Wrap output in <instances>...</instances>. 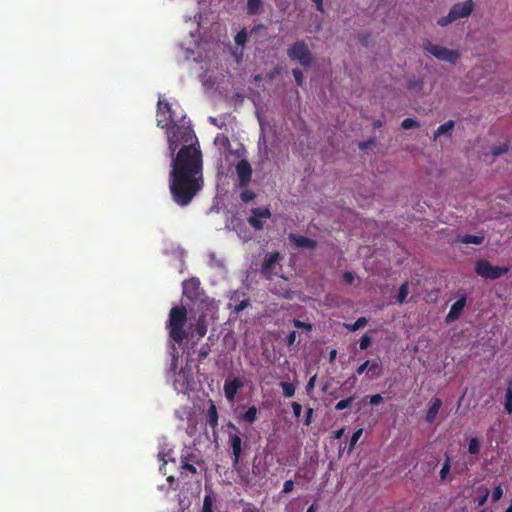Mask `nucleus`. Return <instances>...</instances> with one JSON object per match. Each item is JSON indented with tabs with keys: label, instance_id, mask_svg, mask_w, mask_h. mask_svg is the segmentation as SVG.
<instances>
[{
	"label": "nucleus",
	"instance_id": "nucleus-48",
	"mask_svg": "<svg viewBox=\"0 0 512 512\" xmlns=\"http://www.w3.org/2000/svg\"><path fill=\"white\" fill-rule=\"evenodd\" d=\"M181 468L183 470H186V471L190 472L191 474H196L197 473L196 467L194 465L188 463L187 461H183L182 462Z\"/></svg>",
	"mask_w": 512,
	"mask_h": 512
},
{
	"label": "nucleus",
	"instance_id": "nucleus-5",
	"mask_svg": "<svg viewBox=\"0 0 512 512\" xmlns=\"http://www.w3.org/2000/svg\"><path fill=\"white\" fill-rule=\"evenodd\" d=\"M287 55L292 61H298L303 67H310L313 63V55L307 43L304 40H298L292 44L288 50Z\"/></svg>",
	"mask_w": 512,
	"mask_h": 512
},
{
	"label": "nucleus",
	"instance_id": "nucleus-37",
	"mask_svg": "<svg viewBox=\"0 0 512 512\" xmlns=\"http://www.w3.org/2000/svg\"><path fill=\"white\" fill-rule=\"evenodd\" d=\"M419 125V122L413 118H406L401 123V127L405 130L419 127Z\"/></svg>",
	"mask_w": 512,
	"mask_h": 512
},
{
	"label": "nucleus",
	"instance_id": "nucleus-47",
	"mask_svg": "<svg viewBox=\"0 0 512 512\" xmlns=\"http://www.w3.org/2000/svg\"><path fill=\"white\" fill-rule=\"evenodd\" d=\"M291 407H292L294 416L296 418H299L302 413V405L298 402H292Z\"/></svg>",
	"mask_w": 512,
	"mask_h": 512
},
{
	"label": "nucleus",
	"instance_id": "nucleus-52",
	"mask_svg": "<svg viewBox=\"0 0 512 512\" xmlns=\"http://www.w3.org/2000/svg\"><path fill=\"white\" fill-rule=\"evenodd\" d=\"M489 493H490L489 490L486 489L485 493L477 499L478 506H483L486 503V501L489 497Z\"/></svg>",
	"mask_w": 512,
	"mask_h": 512
},
{
	"label": "nucleus",
	"instance_id": "nucleus-25",
	"mask_svg": "<svg viewBox=\"0 0 512 512\" xmlns=\"http://www.w3.org/2000/svg\"><path fill=\"white\" fill-rule=\"evenodd\" d=\"M367 370V374L370 375L372 378H378L382 372L381 363L378 360L369 361Z\"/></svg>",
	"mask_w": 512,
	"mask_h": 512
},
{
	"label": "nucleus",
	"instance_id": "nucleus-30",
	"mask_svg": "<svg viewBox=\"0 0 512 512\" xmlns=\"http://www.w3.org/2000/svg\"><path fill=\"white\" fill-rule=\"evenodd\" d=\"M368 323V320L366 317H359L354 323L352 324H346V328L352 332L357 331L358 329L366 326Z\"/></svg>",
	"mask_w": 512,
	"mask_h": 512
},
{
	"label": "nucleus",
	"instance_id": "nucleus-45",
	"mask_svg": "<svg viewBox=\"0 0 512 512\" xmlns=\"http://www.w3.org/2000/svg\"><path fill=\"white\" fill-rule=\"evenodd\" d=\"M343 282L347 285H352L355 281V276L352 272L346 271L342 276Z\"/></svg>",
	"mask_w": 512,
	"mask_h": 512
},
{
	"label": "nucleus",
	"instance_id": "nucleus-34",
	"mask_svg": "<svg viewBox=\"0 0 512 512\" xmlns=\"http://www.w3.org/2000/svg\"><path fill=\"white\" fill-rule=\"evenodd\" d=\"M255 197H256L255 192L252 190H249V189L243 190L240 194V199L244 203H248V202L252 201Z\"/></svg>",
	"mask_w": 512,
	"mask_h": 512
},
{
	"label": "nucleus",
	"instance_id": "nucleus-6",
	"mask_svg": "<svg viewBox=\"0 0 512 512\" xmlns=\"http://www.w3.org/2000/svg\"><path fill=\"white\" fill-rule=\"evenodd\" d=\"M424 49L431 55H433L438 60L450 63V64H456V62L460 58V53L457 50L449 49L440 45H436L431 43L430 41H427L424 44Z\"/></svg>",
	"mask_w": 512,
	"mask_h": 512
},
{
	"label": "nucleus",
	"instance_id": "nucleus-22",
	"mask_svg": "<svg viewBox=\"0 0 512 512\" xmlns=\"http://www.w3.org/2000/svg\"><path fill=\"white\" fill-rule=\"evenodd\" d=\"M484 236L483 235H470L466 234L463 236L458 237V241L463 244H476L480 245L484 242Z\"/></svg>",
	"mask_w": 512,
	"mask_h": 512
},
{
	"label": "nucleus",
	"instance_id": "nucleus-35",
	"mask_svg": "<svg viewBox=\"0 0 512 512\" xmlns=\"http://www.w3.org/2000/svg\"><path fill=\"white\" fill-rule=\"evenodd\" d=\"M353 401H354V397H348L346 399H342L339 402H337V404L335 405V409L338 411L344 410V409L350 407L351 404L353 403Z\"/></svg>",
	"mask_w": 512,
	"mask_h": 512
},
{
	"label": "nucleus",
	"instance_id": "nucleus-10",
	"mask_svg": "<svg viewBox=\"0 0 512 512\" xmlns=\"http://www.w3.org/2000/svg\"><path fill=\"white\" fill-rule=\"evenodd\" d=\"M236 173L238 177V186L245 188L249 185L252 179V167L246 159H241L236 164Z\"/></svg>",
	"mask_w": 512,
	"mask_h": 512
},
{
	"label": "nucleus",
	"instance_id": "nucleus-59",
	"mask_svg": "<svg viewBox=\"0 0 512 512\" xmlns=\"http://www.w3.org/2000/svg\"><path fill=\"white\" fill-rule=\"evenodd\" d=\"M337 351L335 349L331 350L329 353L330 361H333L336 357Z\"/></svg>",
	"mask_w": 512,
	"mask_h": 512
},
{
	"label": "nucleus",
	"instance_id": "nucleus-7",
	"mask_svg": "<svg viewBox=\"0 0 512 512\" xmlns=\"http://www.w3.org/2000/svg\"><path fill=\"white\" fill-rule=\"evenodd\" d=\"M475 272L482 278L495 280L509 272L508 267L494 266L487 260H479L475 265Z\"/></svg>",
	"mask_w": 512,
	"mask_h": 512
},
{
	"label": "nucleus",
	"instance_id": "nucleus-24",
	"mask_svg": "<svg viewBox=\"0 0 512 512\" xmlns=\"http://www.w3.org/2000/svg\"><path fill=\"white\" fill-rule=\"evenodd\" d=\"M504 408L508 414L512 413V379H510L507 383Z\"/></svg>",
	"mask_w": 512,
	"mask_h": 512
},
{
	"label": "nucleus",
	"instance_id": "nucleus-20",
	"mask_svg": "<svg viewBox=\"0 0 512 512\" xmlns=\"http://www.w3.org/2000/svg\"><path fill=\"white\" fill-rule=\"evenodd\" d=\"M444 463L442 465V468L440 470V480L442 482H445L448 480L450 471H451V457L448 452L444 453Z\"/></svg>",
	"mask_w": 512,
	"mask_h": 512
},
{
	"label": "nucleus",
	"instance_id": "nucleus-14",
	"mask_svg": "<svg viewBox=\"0 0 512 512\" xmlns=\"http://www.w3.org/2000/svg\"><path fill=\"white\" fill-rule=\"evenodd\" d=\"M243 386L244 383L239 378L225 381L223 390L226 399L229 402H233L239 389H241Z\"/></svg>",
	"mask_w": 512,
	"mask_h": 512
},
{
	"label": "nucleus",
	"instance_id": "nucleus-55",
	"mask_svg": "<svg viewBox=\"0 0 512 512\" xmlns=\"http://www.w3.org/2000/svg\"><path fill=\"white\" fill-rule=\"evenodd\" d=\"M315 381H316V375L312 376V377L309 379V381H308V383H307V385H306V390H307V392H310V390H312V389L314 388V386H315Z\"/></svg>",
	"mask_w": 512,
	"mask_h": 512
},
{
	"label": "nucleus",
	"instance_id": "nucleus-23",
	"mask_svg": "<svg viewBox=\"0 0 512 512\" xmlns=\"http://www.w3.org/2000/svg\"><path fill=\"white\" fill-rule=\"evenodd\" d=\"M455 126V122L453 120H449L444 124L440 125L434 133V140H436L439 136L448 134L452 131Z\"/></svg>",
	"mask_w": 512,
	"mask_h": 512
},
{
	"label": "nucleus",
	"instance_id": "nucleus-40",
	"mask_svg": "<svg viewBox=\"0 0 512 512\" xmlns=\"http://www.w3.org/2000/svg\"><path fill=\"white\" fill-rule=\"evenodd\" d=\"M247 41V32L245 29L239 31L235 36V43L238 46H243Z\"/></svg>",
	"mask_w": 512,
	"mask_h": 512
},
{
	"label": "nucleus",
	"instance_id": "nucleus-8",
	"mask_svg": "<svg viewBox=\"0 0 512 512\" xmlns=\"http://www.w3.org/2000/svg\"><path fill=\"white\" fill-rule=\"evenodd\" d=\"M271 211L268 207L264 208H253L251 215L248 217L247 222L254 230H262L264 228L263 219H269L271 217Z\"/></svg>",
	"mask_w": 512,
	"mask_h": 512
},
{
	"label": "nucleus",
	"instance_id": "nucleus-56",
	"mask_svg": "<svg viewBox=\"0 0 512 512\" xmlns=\"http://www.w3.org/2000/svg\"><path fill=\"white\" fill-rule=\"evenodd\" d=\"M343 433H344V428L336 430L333 432V438L336 440L341 439V437L343 436Z\"/></svg>",
	"mask_w": 512,
	"mask_h": 512
},
{
	"label": "nucleus",
	"instance_id": "nucleus-43",
	"mask_svg": "<svg viewBox=\"0 0 512 512\" xmlns=\"http://www.w3.org/2000/svg\"><path fill=\"white\" fill-rule=\"evenodd\" d=\"M296 338H297V332L296 331H291L286 339H285V343L288 347H291L293 345H295L296 343Z\"/></svg>",
	"mask_w": 512,
	"mask_h": 512
},
{
	"label": "nucleus",
	"instance_id": "nucleus-18",
	"mask_svg": "<svg viewBox=\"0 0 512 512\" xmlns=\"http://www.w3.org/2000/svg\"><path fill=\"white\" fill-rule=\"evenodd\" d=\"M442 406V401L440 398H435L431 404V406L429 407L427 413H426V416H425V421L429 424L433 423L434 420L436 419V416L439 412V409L441 408Z\"/></svg>",
	"mask_w": 512,
	"mask_h": 512
},
{
	"label": "nucleus",
	"instance_id": "nucleus-17",
	"mask_svg": "<svg viewBox=\"0 0 512 512\" xmlns=\"http://www.w3.org/2000/svg\"><path fill=\"white\" fill-rule=\"evenodd\" d=\"M258 409L255 405L248 407V409L238 416V419L246 424H253L257 420Z\"/></svg>",
	"mask_w": 512,
	"mask_h": 512
},
{
	"label": "nucleus",
	"instance_id": "nucleus-36",
	"mask_svg": "<svg viewBox=\"0 0 512 512\" xmlns=\"http://www.w3.org/2000/svg\"><path fill=\"white\" fill-rule=\"evenodd\" d=\"M509 146L507 143L501 144L499 146H495L492 148L491 153L494 157L500 156L506 152H508Z\"/></svg>",
	"mask_w": 512,
	"mask_h": 512
},
{
	"label": "nucleus",
	"instance_id": "nucleus-50",
	"mask_svg": "<svg viewBox=\"0 0 512 512\" xmlns=\"http://www.w3.org/2000/svg\"><path fill=\"white\" fill-rule=\"evenodd\" d=\"M369 402L371 405H378L383 402V397L380 394L372 395L369 398Z\"/></svg>",
	"mask_w": 512,
	"mask_h": 512
},
{
	"label": "nucleus",
	"instance_id": "nucleus-58",
	"mask_svg": "<svg viewBox=\"0 0 512 512\" xmlns=\"http://www.w3.org/2000/svg\"><path fill=\"white\" fill-rule=\"evenodd\" d=\"M260 29H264V25L263 24H258L256 26H254L252 29H251V34H253L254 32L260 30Z\"/></svg>",
	"mask_w": 512,
	"mask_h": 512
},
{
	"label": "nucleus",
	"instance_id": "nucleus-1",
	"mask_svg": "<svg viewBox=\"0 0 512 512\" xmlns=\"http://www.w3.org/2000/svg\"><path fill=\"white\" fill-rule=\"evenodd\" d=\"M171 156L169 190L172 200L185 207L203 189V155L194 131L174 125L168 130Z\"/></svg>",
	"mask_w": 512,
	"mask_h": 512
},
{
	"label": "nucleus",
	"instance_id": "nucleus-63",
	"mask_svg": "<svg viewBox=\"0 0 512 512\" xmlns=\"http://www.w3.org/2000/svg\"><path fill=\"white\" fill-rule=\"evenodd\" d=\"M169 482H173L174 481V478L172 476L168 477L167 479Z\"/></svg>",
	"mask_w": 512,
	"mask_h": 512
},
{
	"label": "nucleus",
	"instance_id": "nucleus-16",
	"mask_svg": "<svg viewBox=\"0 0 512 512\" xmlns=\"http://www.w3.org/2000/svg\"><path fill=\"white\" fill-rule=\"evenodd\" d=\"M289 240L300 248L314 249L317 246V242L314 239L302 235L290 234Z\"/></svg>",
	"mask_w": 512,
	"mask_h": 512
},
{
	"label": "nucleus",
	"instance_id": "nucleus-51",
	"mask_svg": "<svg viewBox=\"0 0 512 512\" xmlns=\"http://www.w3.org/2000/svg\"><path fill=\"white\" fill-rule=\"evenodd\" d=\"M374 145H375V142L373 140H368V141L360 142L358 147L360 150H366Z\"/></svg>",
	"mask_w": 512,
	"mask_h": 512
},
{
	"label": "nucleus",
	"instance_id": "nucleus-42",
	"mask_svg": "<svg viewBox=\"0 0 512 512\" xmlns=\"http://www.w3.org/2000/svg\"><path fill=\"white\" fill-rule=\"evenodd\" d=\"M241 503L243 505L242 512H260V509L253 503L243 501Z\"/></svg>",
	"mask_w": 512,
	"mask_h": 512
},
{
	"label": "nucleus",
	"instance_id": "nucleus-54",
	"mask_svg": "<svg viewBox=\"0 0 512 512\" xmlns=\"http://www.w3.org/2000/svg\"><path fill=\"white\" fill-rule=\"evenodd\" d=\"M368 365H369V360L365 361V362H364V363H362L360 366H358V367H357V369H356V373H357L358 375L363 374V373L367 370Z\"/></svg>",
	"mask_w": 512,
	"mask_h": 512
},
{
	"label": "nucleus",
	"instance_id": "nucleus-26",
	"mask_svg": "<svg viewBox=\"0 0 512 512\" xmlns=\"http://www.w3.org/2000/svg\"><path fill=\"white\" fill-rule=\"evenodd\" d=\"M262 7L261 0H247V13L249 15H257Z\"/></svg>",
	"mask_w": 512,
	"mask_h": 512
},
{
	"label": "nucleus",
	"instance_id": "nucleus-2",
	"mask_svg": "<svg viewBox=\"0 0 512 512\" xmlns=\"http://www.w3.org/2000/svg\"><path fill=\"white\" fill-rule=\"evenodd\" d=\"M187 320V309L185 306L178 305L170 309L166 329L168 330L169 337L179 345L188 337V331L185 329Z\"/></svg>",
	"mask_w": 512,
	"mask_h": 512
},
{
	"label": "nucleus",
	"instance_id": "nucleus-11",
	"mask_svg": "<svg viewBox=\"0 0 512 512\" xmlns=\"http://www.w3.org/2000/svg\"><path fill=\"white\" fill-rule=\"evenodd\" d=\"M157 125L161 128L167 127L169 121H173L171 104L165 100L159 99L157 104Z\"/></svg>",
	"mask_w": 512,
	"mask_h": 512
},
{
	"label": "nucleus",
	"instance_id": "nucleus-44",
	"mask_svg": "<svg viewBox=\"0 0 512 512\" xmlns=\"http://www.w3.org/2000/svg\"><path fill=\"white\" fill-rule=\"evenodd\" d=\"M249 304L250 303L248 299L240 301L238 304L234 305V312L237 314L240 313L241 311L246 309L249 306Z\"/></svg>",
	"mask_w": 512,
	"mask_h": 512
},
{
	"label": "nucleus",
	"instance_id": "nucleus-15",
	"mask_svg": "<svg viewBox=\"0 0 512 512\" xmlns=\"http://www.w3.org/2000/svg\"><path fill=\"white\" fill-rule=\"evenodd\" d=\"M466 305V297L462 296L460 297L456 302L452 304L450 307V310L448 312V315L446 317L447 322H453L459 318L461 313L463 312V309Z\"/></svg>",
	"mask_w": 512,
	"mask_h": 512
},
{
	"label": "nucleus",
	"instance_id": "nucleus-19",
	"mask_svg": "<svg viewBox=\"0 0 512 512\" xmlns=\"http://www.w3.org/2000/svg\"><path fill=\"white\" fill-rule=\"evenodd\" d=\"M207 423L210 425V427L215 430L218 426V411L216 408V405L210 401V406L207 409Z\"/></svg>",
	"mask_w": 512,
	"mask_h": 512
},
{
	"label": "nucleus",
	"instance_id": "nucleus-31",
	"mask_svg": "<svg viewBox=\"0 0 512 512\" xmlns=\"http://www.w3.org/2000/svg\"><path fill=\"white\" fill-rule=\"evenodd\" d=\"M292 324L295 328L301 329L307 333L311 332L313 329V325L311 323L303 322L299 319H293Z\"/></svg>",
	"mask_w": 512,
	"mask_h": 512
},
{
	"label": "nucleus",
	"instance_id": "nucleus-49",
	"mask_svg": "<svg viewBox=\"0 0 512 512\" xmlns=\"http://www.w3.org/2000/svg\"><path fill=\"white\" fill-rule=\"evenodd\" d=\"M294 488L293 480H287L284 482L282 493L287 494L290 493Z\"/></svg>",
	"mask_w": 512,
	"mask_h": 512
},
{
	"label": "nucleus",
	"instance_id": "nucleus-41",
	"mask_svg": "<svg viewBox=\"0 0 512 512\" xmlns=\"http://www.w3.org/2000/svg\"><path fill=\"white\" fill-rule=\"evenodd\" d=\"M292 74L294 76L296 84L298 86H302L303 85V81H304V76H303L302 71L299 68H294L292 70Z\"/></svg>",
	"mask_w": 512,
	"mask_h": 512
},
{
	"label": "nucleus",
	"instance_id": "nucleus-3",
	"mask_svg": "<svg viewBox=\"0 0 512 512\" xmlns=\"http://www.w3.org/2000/svg\"><path fill=\"white\" fill-rule=\"evenodd\" d=\"M226 433L231 448L232 467L238 469L242 455V434L239 427L231 421L226 424Z\"/></svg>",
	"mask_w": 512,
	"mask_h": 512
},
{
	"label": "nucleus",
	"instance_id": "nucleus-32",
	"mask_svg": "<svg viewBox=\"0 0 512 512\" xmlns=\"http://www.w3.org/2000/svg\"><path fill=\"white\" fill-rule=\"evenodd\" d=\"M362 433H363V429L362 428H359L358 430H356L353 433V435H352V437L350 439V443H349V448H348V452L349 453L354 449V447L357 444V442H358L359 438L361 437Z\"/></svg>",
	"mask_w": 512,
	"mask_h": 512
},
{
	"label": "nucleus",
	"instance_id": "nucleus-21",
	"mask_svg": "<svg viewBox=\"0 0 512 512\" xmlns=\"http://www.w3.org/2000/svg\"><path fill=\"white\" fill-rule=\"evenodd\" d=\"M423 79L412 76L408 79L407 89L414 93H419L423 89Z\"/></svg>",
	"mask_w": 512,
	"mask_h": 512
},
{
	"label": "nucleus",
	"instance_id": "nucleus-53",
	"mask_svg": "<svg viewBox=\"0 0 512 512\" xmlns=\"http://www.w3.org/2000/svg\"><path fill=\"white\" fill-rule=\"evenodd\" d=\"M312 417H313V409L312 408H308L307 411H306L305 421H304V424L306 426H309L311 424Z\"/></svg>",
	"mask_w": 512,
	"mask_h": 512
},
{
	"label": "nucleus",
	"instance_id": "nucleus-60",
	"mask_svg": "<svg viewBox=\"0 0 512 512\" xmlns=\"http://www.w3.org/2000/svg\"><path fill=\"white\" fill-rule=\"evenodd\" d=\"M317 510V506L315 504H311L308 509L306 510V512H316Z\"/></svg>",
	"mask_w": 512,
	"mask_h": 512
},
{
	"label": "nucleus",
	"instance_id": "nucleus-12",
	"mask_svg": "<svg viewBox=\"0 0 512 512\" xmlns=\"http://www.w3.org/2000/svg\"><path fill=\"white\" fill-rule=\"evenodd\" d=\"M208 330V321L207 316L205 314H201L196 323L191 324L188 330V336L190 335L192 338L197 337V339H201L204 337Z\"/></svg>",
	"mask_w": 512,
	"mask_h": 512
},
{
	"label": "nucleus",
	"instance_id": "nucleus-62",
	"mask_svg": "<svg viewBox=\"0 0 512 512\" xmlns=\"http://www.w3.org/2000/svg\"><path fill=\"white\" fill-rule=\"evenodd\" d=\"M505 512H512V507H507V509L505 510Z\"/></svg>",
	"mask_w": 512,
	"mask_h": 512
},
{
	"label": "nucleus",
	"instance_id": "nucleus-13",
	"mask_svg": "<svg viewBox=\"0 0 512 512\" xmlns=\"http://www.w3.org/2000/svg\"><path fill=\"white\" fill-rule=\"evenodd\" d=\"M280 253L274 252L264 260L261 265V273L266 279H271L276 274L275 269L279 261Z\"/></svg>",
	"mask_w": 512,
	"mask_h": 512
},
{
	"label": "nucleus",
	"instance_id": "nucleus-39",
	"mask_svg": "<svg viewBox=\"0 0 512 512\" xmlns=\"http://www.w3.org/2000/svg\"><path fill=\"white\" fill-rule=\"evenodd\" d=\"M371 342V336L368 333H366L359 340V348L361 350H366L371 345Z\"/></svg>",
	"mask_w": 512,
	"mask_h": 512
},
{
	"label": "nucleus",
	"instance_id": "nucleus-9",
	"mask_svg": "<svg viewBox=\"0 0 512 512\" xmlns=\"http://www.w3.org/2000/svg\"><path fill=\"white\" fill-rule=\"evenodd\" d=\"M203 294L198 278L192 277L183 282V295L188 299L192 301L201 300Z\"/></svg>",
	"mask_w": 512,
	"mask_h": 512
},
{
	"label": "nucleus",
	"instance_id": "nucleus-38",
	"mask_svg": "<svg viewBox=\"0 0 512 512\" xmlns=\"http://www.w3.org/2000/svg\"><path fill=\"white\" fill-rule=\"evenodd\" d=\"M210 352H211V347L209 344L206 343V344L202 345L198 352L199 361L205 360L208 357V355L210 354Z\"/></svg>",
	"mask_w": 512,
	"mask_h": 512
},
{
	"label": "nucleus",
	"instance_id": "nucleus-4",
	"mask_svg": "<svg viewBox=\"0 0 512 512\" xmlns=\"http://www.w3.org/2000/svg\"><path fill=\"white\" fill-rule=\"evenodd\" d=\"M473 9L474 2L472 0H466L463 3H456L450 8L447 16L441 17L437 20V24L441 27L448 26L458 19L470 16Z\"/></svg>",
	"mask_w": 512,
	"mask_h": 512
},
{
	"label": "nucleus",
	"instance_id": "nucleus-27",
	"mask_svg": "<svg viewBox=\"0 0 512 512\" xmlns=\"http://www.w3.org/2000/svg\"><path fill=\"white\" fill-rule=\"evenodd\" d=\"M280 387L282 388L283 396L286 398H291L295 394V386L293 383L282 381L280 382Z\"/></svg>",
	"mask_w": 512,
	"mask_h": 512
},
{
	"label": "nucleus",
	"instance_id": "nucleus-29",
	"mask_svg": "<svg viewBox=\"0 0 512 512\" xmlns=\"http://www.w3.org/2000/svg\"><path fill=\"white\" fill-rule=\"evenodd\" d=\"M480 449L481 441L476 437L471 438L468 443V452L472 455H476L480 452Z\"/></svg>",
	"mask_w": 512,
	"mask_h": 512
},
{
	"label": "nucleus",
	"instance_id": "nucleus-28",
	"mask_svg": "<svg viewBox=\"0 0 512 512\" xmlns=\"http://www.w3.org/2000/svg\"><path fill=\"white\" fill-rule=\"evenodd\" d=\"M409 294V283L406 281L400 287L397 295V302L402 304L406 301Z\"/></svg>",
	"mask_w": 512,
	"mask_h": 512
},
{
	"label": "nucleus",
	"instance_id": "nucleus-61",
	"mask_svg": "<svg viewBox=\"0 0 512 512\" xmlns=\"http://www.w3.org/2000/svg\"><path fill=\"white\" fill-rule=\"evenodd\" d=\"M382 124H383V123H382V121H381V120H376V121H374V123H373V127H374V128H380V127H382Z\"/></svg>",
	"mask_w": 512,
	"mask_h": 512
},
{
	"label": "nucleus",
	"instance_id": "nucleus-46",
	"mask_svg": "<svg viewBox=\"0 0 512 512\" xmlns=\"http://www.w3.org/2000/svg\"><path fill=\"white\" fill-rule=\"evenodd\" d=\"M502 496H503V490H502L501 486H496L492 491L493 501L500 500L502 498Z\"/></svg>",
	"mask_w": 512,
	"mask_h": 512
},
{
	"label": "nucleus",
	"instance_id": "nucleus-64",
	"mask_svg": "<svg viewBox=\"0 0 512 512\" xmlns=\"http://www.w3.org/2000/svg\"><path fill=\"white\" fill-rule=\"evenodd\" d=\"M241 408H243V406H237V410L236 411H238Z\"/></svg>",
	"mask_w": 512,
	"mask_h": 512
},
{
	"label": "nucleus",
	"instance_id": "nucleus-33",
	"mask_svg": "<svg viewBox=\"0 0 512 512\" xmlns=\"http://www.w3.org/2000/svg\"><path fill=\"white\" fill-rule=\"evenodd\" d=\"M201 512H213V497L205 495Z\"/></svg>",
	"mask_w": 512,
	"mask_h": 512
},
{
	"label": "nucleus",
	"instance_id": "nucleus-57",
	"mask_svg": "<svg viewBox=\"0 0 512 512\" xmlns=\"http://www.w3.org/2000/svg\"><path fill=\"white\" fill-rule=\"evenodd\" d=\"M317 7V10L323 11V0H312Z\"/></svg>",
	"mask_w": 512,
	"mask_h": 512
}]
</instances>
